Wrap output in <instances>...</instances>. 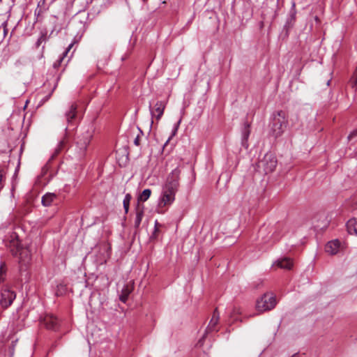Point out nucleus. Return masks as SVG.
<instances>
[{"instance_id":"nucleus-13","label":"nucleus","mask_w":357,"mask_h":357,"mask_svg":"<svg viewBox=\"0 0 357 357\" xmlns=\"http://www.w3.org/2000/svg\"><path fill=\"white\" fill-rule=\"evenodd\" d=\"M219 318H220L219 312H218V310L215 309L213 313V316L210 320V322L206 328V333L204 334V335L203 336L202 338H204L206 334L209 332L218 331V330L216 329V325L218 324V323L219 321Z\"/></svg>"},{"instance_id":"nucleus-21","label":"nucleus","mask_w":357,"mask_h":357,"mask_svg":"<svg viewBox=\"0 0 357 357\" xmlns=\"http://www.w3.org/2000/svg\"><path fill=\"white\" fill-rule=\"evenodd\" d=\"M151 195V190L150 189L144 190L138 197V204H139L140 202H146L150 197Z\"/></svg>"},{"instance_id":"nucleus-22","label":"nucleus","mask_w":357,"mask_h":357,"mask_svg":"<svg viewBox=\"0 0 357 357\" xmlns=\"http://www.w3.org/2000/svg\"><path fill=\"white\" fill-rule=\"evenodd\" d=\"M73 43L70 44L68 47V48L66 50V51L62 54V56L56 61L54 63L53 66L54 68H57L60 66L61 62L63 61V59L66 55L68 54V52L73 47Z\"/></svg>"},{"instance_id":"nucleus-20","label":"nucleus","mask_w":357,"mask_h":357,"mask_svg":"<svg viewBox=\"0 0 357 357\" xmlns=\"http://www.w3.org/2000/svg\"><path fill=\"white\" fill-rule=\"evenodd\" d=\"M67 139L66 137H63L59 143L57 147L55 149V152L52 155V158L59 154L61 151L66 149L67 146Z\"/></svg>"},{"instance_id":"nucleus-23","label":"nucleus","mask_w":357,"mask_h":357,"mask_svg":"<svg viewBox=\"0 0 357 357\" xmlns=\"http://www.w3.org/2000/svg\"><path fill=\"white\" fill-rule=\"evenodd\" d=\"M7 266L4 261L0 264V283L5 281L6 278Z\"/></svg>"},{"instance_id":"nucleus-32","label":"nucleus","mask_w":357,"mask_h":357,"mask_svg":"<svg viewBox=\"0 0 357 357\" xmlns=\"http://www.w3.org/2000/svg\"><path fill=\"white\" fill-rule=\"evenodd\" d=\"M357 136V130H353L349 135L348 136V139H351V138Z\"/></svg>"},{"instance_id":"nucleus-38","label":"nucleus","mask_w":357,"mask_h":357,"mask_svg":"<svg viewBox=\"0 0 357 357\" xmlns=\"http://www.w3.org/2000/svg\"><path fill=\"white\" fill-rule=\"evenodd\" d=\"M153 123V121L151 120V127L152 126Z\"/></svg>"},{"instance_id":"nucleus-16","label":"nucleus","mask_w":357,"mask_h":357,"mask_svg":"<svg viewBox=\"0 0 357 357\" xmlns=\"http://www.w3.org/2000/svg\"><path fill=\"white\" fill-rule=\"evenodd\" d=\"M273 265L283 269H291L293 266V261L289 257H282L278 259Z\"/></svg>"},{"instance_id":"nucleus-26","label":"nucleus","mask_w":357,"mask_h":357,"mask_svg":"<svg viewBox=\"0 0 357 357\" xmlns=\"http://www.w3.org/2000/svg\"><path fill=\"white\" fill-rule=\"evenodd\" d=\"M349 84L353 89H355L357 86V66L349 80Z\"/></svg>"},{"instance_id":"nucleus-2","label":"nucleus","mask_w":357,"mask_h":357,"mask_svg":"<svg viewBox=\"0 0 357 357\" xmlns=\"http://www.w3.org/2000/svg\"><path fill=\"white\" fill-rule=\"evenodd\" d=\"M18 253V267L20 273L26 272L31 264V252L28 248H22L18 239L12 242Z\"/></svg>"},{"instance_id":"nucleus-18","label":"nucleus","mask_w":357,"mask_h":357,"mask_svg":"<svg viewBox=\"0 0 357 357\" xmlns=\"http://www.w3.org/2000/svg\"><path fill=\"white\" fill-rule=\"evenodd\" d=\"M347 228L350 234L357 235V218H351L348 220Z\"/></svg>"},{"instance_id":"nucleus-6","label":"nucleus","mask_w":357,"mask_h":357,"mask_svg":"<svg viewBox=\"0 0 357 357\" xmlns=\"http://www.w3.org/2000/svg\"><path fill=\"white\" fill-rule=\"evenodd\" d=\"M93 128H88L79 137L77 145L80 150L81 154H84L86 151L87 146L93 137Z\"/></svg>"},{"instance_id":"nucleus-14","label":"nucleus","mask_w":357,"mask_h":357,"mask_svg":"<svg viewBox=\"0 0 357 357\" xmlns=\"http://www.w3.org/2000/svg\"><path fill=\"white\" fill-rule=\"evenodd\" d=\"M340 246V242L336 239L329 241L325 247V250L329 255H333L338 252Z\"/></svg>"},{"instance_id":"nucleus-39","label":"nucleus","mask_w":357,"mask_h":357,"mask_svg":"<svg viewBox=\"0 0 357 357\" xmlns=\"http://www.w3.org/2000/svg\"><path fill=\"white\" fill-rule=\"evenodd\" d=\"M60 287H62V288H64V286L62 285V284H60ZM58 287H59V286H58Z\"/></svg>"},{"instance_id":"nucleus-3","label":"nucleus","mask_w":357,"mask_h":357,"mask_svg":"<svg viewBox=\"0 0 357 357\" xmlns=\"http://www.w3.org/2000/svg\"><path fill=\"white\" fill-rule=\"evenodd\" d=\"M276 303L275 296L272 293H266L257 301L256 307L260 312L268 311L273 309Z\"/></svg>"},{"instance_id":"nucleus-41","label":"nucleus","mask_w":357,"mask_h":357,"mask_svg":"<svg viewBox=\"0 0 357 357\" xmlns=\"http://www.w3.org/2000/svg\"><path fill=\"white\" fill-rule=\"evenodd\" d=\"M329 84H330V80L328 81V82H327V85H329Z\"/></svg>"},{"instance_id":"nucleus-4","label":"nucleus","mask_w":357,"mask_h":357,"mask_svg":"<svg viewBox=\"0 0 357 357\" xmlns=\"http://www.w3.org/2000/svg\"><path fill=\"white\" fill-rule=\"evenodd\" d=\"M180 173L181 172L178 168L173 169L168 175L162 188L176 192L179 187Z\"/></svg>"},{"instance_id":"nucleus-29","label":"nucleus","mask_w":357,"mask_h":357,"mask_svg":"<svg viewBox=\"0 0 357 357\" xmlns=\"http://www.w3.org/2000/svg\"><path fill=\"white\" fill-rule=\"evenodd\" d=\"M241 313V308L239 307L234 306L233 307V310H232V312H231V315L230 316L231 317H234L236 314H239Z\"/></svg>"},{"instance_id":"nucleus-7","label":"nucleus","mask_w":357,"mask_h":357,"mask_svg":"<svg viewBox=\"0 0 357 357\" xmlns=\"http://www.w3.org/2000/svg\"><path fill=\"white\" fill-rule=\"evenodd\" d=\"M16 298V293L8 288L2 289L1 291L0 305L3 309L10 307Z\"/></svg>"},{"instance_id":"nucleus-17","label":"nucleus","mask_w":357,"mask_h":357,"mask_svg":"<svg viewBox=\"0 0 357 357\" xmlns=\"http://www.w3.org/2000/svg\"><path fill=\"white\" fill-rule=\"evenodd\" d=\"M56 198V195L54 193L47 192L42 197V204L44 206H49Z\"/></svg>"},{"instance_id":"nucleus-25","label":"nucleus","mask_w":357,"mask_h":357,"mask_svg":"<svg viewBox=\"0 0 357 357\" xmlns=\"http://www.w3.org/2000/svg\"><path fill=\"white\" fill-rule=\"evenodd\" d=\"M131 199H132V196L130 194H126L124 197V199L123 201V208L125 209L126 213H128V212L129 211V206H130V202Z\"/></svg>"},{"instance_id":"nucleus-40","label":"nucleus","mask_w":357,"mask_h":357,"mask_svg":"<svg viewBox=\"0 0 357 357\" xmlns=\"http://www.w3.org/2000/svg\"><path fill=\"white\" fill-rule=\"evenodd\" d=\"M60 294H59V293L58 292V291H56V295H57V296H59V295H60Z\"/></svg>"},{"instance_id":"nucleus-9","label":"nucleus","mask_w":357,"mask_h":357,"mask_svg":"<svg viewBox=\"0 0 357 357\" xmlns=\"http://www.w3.org/2000/svg\"><path fill=\"white\" fill-rule=\"evenodd\" d=\"M251 124L248 121H245L241 128V145L248 149L249 146L248 138L251 132Z\"/></svg>"},{"instance_id":"nucleus-31","label":"nucleus","mask_w":357,"mask_h":357,"mask_svg":"<svg viewBox=\"0 0 357 357\" xmlns=\"http://www.w3.org/2000/svg\"><path fill=\"white\" fill-rule=\"evenodd\" d=\"M7 22H4L3 24H2V27H3V36H6V35L7 34V32H8V29H7Z\"/></svg>"},{"instance_id":"nucleus-34","label":"nucleus","mask_w":357,"mask_h":357,"mask_svg":"<svg viewBox=\"0 0 357 357\" xmlns=\"http://www.w3.org/2000/svg\"><path fill=\"white\" fill-rule=\"evenodd\" d=\"M264 229L263 228L260 229V230H259V234H260V235H262V234H263V233H264Z\"/></svg>"},{"instance_id":"nucleus-35","label":"nucleus","mask_w":357,"mask_h":357,"mask_svg":"<svg viewBox=\"0 0 357 357\" xmlns=\"http://www.w3.org/2000/svg\"><path fill=\"white\" fill-rule=\"evenodd\" d=\"M107 259H102L100 263L102 264L103 261L105 262Z\"/></svg>"},{"instance_id":"nucleus-15","label":"nucleus","mask_w":357,"mask_h":357,"mask_svg":"<svg viewBox=\"0 0 357 357\" xmlns=\"http://www.w3.org/2000/svg\"><path fill=\"white\" fill-rule=\"evenodd\" d=\"M135 227L138 228L141 224L144 213V206L137 204L135 209Z\"/></svg>"},{"instance_id":"nucleus-33","label":"nucleus","mask_w":357,"mask_h":357,"mask_svg":"<svg viewBox=\"0 0 357 357\" xmlns=\"http://www.w3.org/2000/svg\"><path fill=\"white\" fill-rule=\"evenodd\" d=\"M180 122H181V120L178 122V123H177L176 126L175 127V129H174V132H173V135H175V133H176V130H177L178 126V124L180 123Z\"/></svg>"},{"instance_id":"nucleus-1","label":"nucleus","mask_w":357,"mask_h":357,"mask_svg":"<svg viewBox=\"0 0 357 357\" xmlns=\"http://www.w3.org/2000/svg\"><path fill=\"white\" fill-rule=\"evenodd\" d=\"M288 124L286 112L279 110L273 114L271 123L270 134L275 138L280 137L284 132Z\"/></svg>"},{"instance_id":"nucleus-27","label":"nucleus","mask_w":357,"mask_h":357,"mask_svg":"<svg viewBox=\"0 0 357 357\" xmlns=\"http://www.w3.org/2000/svg\"><path fill=\"white\" fill-rule=\"evenodd\" d=\"M6 172L3 169L0 167V190L3 188Z\"/></svg>"},{"instance_id":"nucleus-37","label":"nucleus","mask_w":357,"mask_h":357,"mask_svg":"<svg viewBox=\"0 0 357 357\" xmlns=\"http://www.w3.org/2000/svg\"><path fill=\"white\" fill-rule=\"evenodd\" d=\"M169 140H170V138H169V139L167 140V142H166V143H165V145H166V144L169 142Z\"/></svg>"},{"instance_id":"nucleus-36","label":"nucleus","mask_w":357,"mask_h":357,"mask_svg":"<svg viewBox=\"0 0 357 357\" xmlns=\"http://www.w3.org/2000/svg\"><path fill=\"white\" fill-rule=\"evenodd\" d=\"M297 356H298V353L294 354L291 357H297Z\"/></svg>"},{"instance_id":"nucleus-42","label":"nucleus","mask_w":357,"mask_h":357,"mask_svg":"<svg viewBox=\"0 0 357 357\" xmlns=\"http://www.w3.org/2000/svg\"><path fill=\"white\" fill-rule=\"evenodd\" d=\"M142 1H143L144 2H146V1H147V0H142Z\"/></svg>"},{"instance_id":"nucleus-11","label":"nucleus","mask_w":357,"mask_h":357,"mask_svg":"<svg viewBox=\"0 0 357 357\" xmlns=\"http://www.w3.org/2000/svg\"><path fill=\"white\" fill-rule=\"evenodd\" d=\"M166 107V102L164 101H158L155 105L154 110L151 108V105H149L151 115L152 117L155 116L157 121H159L163 115L165 109Z\"/></svg>"},{"instance_id":"nucleus-12","label":"nucleus","mask_w":357,"mask_h":357,"mask_svg":"<svg viewBox=\"0 0 357 357\" xmlns=\"http://www.w3.org/2000/svg\"><path fill=\"white\" fill-rule=\"evenodd\" d=\"M43 324L47 329L56 330L59 325L57 317L54 315H47L43 319Z\"/></svg>"},{"instance_id":"nucleus-10","label":"nucleus","mask_w":357,"mask_h":357,"mask_svg":"<svg viewBox=\"0 0 357 357\" xmlns=\"http://www.w3.org/2000/svg\"><path fill=\"white\" fill-rule=\"evenodd\" d=\"M176 192L170 191L162 188L160 204L167 206L172 204L175 200Z\"/></svg>"},{"instance_id":"nucleus-28","label":"nucleus","mask_w":357,"mask_h":357,"mask_svg":"<svg viewBox=\"0 0 357 357\" xmlns=\"http://www.w3.org/2000/svg\"><path fill=\"white\" fill-rule=\"evenodd\" d=\"M138 130H139V133L137 135V137L134 139V144L136 146H139L141 137L144 135L142 130L139 128H138Z\"/></svg>"},{"instance_id":"nucleus-24","label":"nucleus","mask_w":357,"mask_h":357,"mask_svg":"<svg viewBox=\"0 0 357 357\" xmlns=\"http://www.w3.org/2000/svg\"><path fill=\"white\" fill-rule=\"evenodd\" d=\"M130 293V291L127 287H125L122 291L121 294L119 295V299L121 301L126 303L128 300V297Z\"/></svg>"},{"instance_id":"nucleus-8","label":"nucleus","mask_w":357,"mask_h":357,"mask_svg":"<svg viewBox=\"0 0 357 357\" xmlns=\"http://www.w3.org/2000/svg\"><path fill=\"white\" fill-rule=\"evenodd\" d=\"M64 118L68 125H74L77 119V105L71 103L64 112Z\"/></svg>"},{"instance_id":"nucleus-30","label":"nucleus","mask_w":357,"mask_h":357,"mask_svg":"<svg viewBox=\"0 0 357 357\" xmlns=\"http://www.w3.org/2000/svg\"><path fill=\"white\" fill-rule=\"evenodd\" d=\"M158 226H159V223L158 222V221H155V227H154V231H153L152 236H151V238H155L157 237L156 234L159 231Z\"/></svg>"},{"instance_id":"nucleus-5","label":"nucleus","mask_w":357,"mask_h":357,"mask_svg":"<svg viewBox=\"0 0 357 357\" xmlns=\"http://www.w3.org/2000/svg\"><path fill=\"white\" fill-rule=\"evenodd\" d=\"M277 165V160L272 153H266L259 162V167L262 168L265 174L273 172Z\"/></svg>"},{"instance_id":"nucleus-19","label":"nucleus","mask_w":357,"mask_h":357,"mask_svg":"<svg viewBox=\"0 0 357 357\" xmlns=\"http://www.w3.org/2000/svg\"><path fill=\"white\" fill-rule=\"evenodd\" d=\"M47 9L48 8L46 6L45 0H40L38 3L36 9L35 10V15L38 17Z\"/></svg>"}]
</instances>
